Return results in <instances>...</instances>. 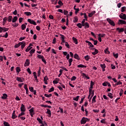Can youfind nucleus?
I'll return each mask as SVG.
<instances>
[{"instance_id": "1", "label": "nucleus", "mask_w": 126, "mask_h": 126, "mask_svg": "<svg viewBox=\"0 0 126 126\" xmlns=\"http://www.w3.org/2000/svg\"><path fill=\"white\" fill-rule=\"evenodd\" d=\"M90 121V119L85 118V117H83L81 120V125H85L86 124V122H89Z\"/></svg>"}, {"instance_id": "2", "label": "nucleus", "mask_w": 126, "mask_h": 126, "mask_svg": "<svg viewBox=\"0 0 126 126\" xmlns=\"http://www.w3.org/2000/svg\"><path fill=\"white\" fill-rule=\"evenodd\" d=\"M106 20L111 26H116V24H115V22H114V21L111 20L110 18L106 19Z\"/></svg>"}, {"instance_id": "3", "label": "nucleus", "mask_w": 126, "mask_h": 126, "mask_svg": "<svg viewBox=\"0 0 126 126\" xmlns=\"http://www.w3.org/2000/svg\"><path fill=\"white\" fill-rule=\"evenodd\" d=\"M29 111L30 112V116H31V117H33V116H34V115H35V112H34V108L32 107Z\"/></svg>"}, {"instance_id": "4", "label": "nucleus", "mask_w": 126, "mask_h": 126, "mask_svg": "<svg viewBox=\"0 0 126 126\" xmlns=\"http://www.w3.org/2000/svg\"><path fill=\"white\" fill-rule=\"evenodd\" d=\"M119 17L121 19H123V20H126V14H124L123 13H121V14L119 15Z\"/></svg>"}, {"instance_id": "5", "label": "nucleus", "mask_w": 126, "mask_h": 126, "mask_svg": "<svg viewBox=\"0 0 126 126\" xmlns=\"http://www.w3.org/2000/svg\"><path fill=\"white\" fill-rule=\"evenodd\" d=\"M30 64V60L29 59H26V62L24 64V66L26 67V66H29Z\"/></svg>"}, {"instance_id": "6", "label": "nucleus", "mask_w": 126, "mask_h": 126, "mask_svg": "<svg viewBox=\"0 0 126 126\" xmlns=\"http://www.w3.org/2000/svg\"><path fill=\"white\" fill-rule=\"evenodd\" d=\"M95 84L93 82V81H91V84H90V87L89 88V92H92V89H93V86Z\"/></svg>"}, {"instance_id": "7", "label": "nucleus", "mask_w": 126, "mask_h": 126, "mask_svg": "<svg viewBox=\"0 0 126 126\" xmlns=\"http://www.w3.org/2000/svg\"><path fill=\"white\" fill-rule=\"evenodd\" d=\"M28 22H29V23L32 24L33 25H37L36 22L34 21V20H32L31 19H28Z\"/></svg>"}, {"instance_id": "8", "label": "nucleus", "mask_w": 126, "mask_h": 126, "mask_svg": "<svg viewBox=\"0 0 126 126\" xmlns=\"http://www.w3.org/2000/svg\"><path fill=\"white\" fill-rule=\"evenodd\" d=\"M118 24L119 25H121V24L122 25H123V24H126V21L119 19V21H118Z\"/></svg>"}, {"instance_id": "9", "label": "nucleus", "mask_w": 126, "mask_h": 126, "mask_svg": "<svg viewBox=\"0 0 126 126\" xmlns=\"http://www.w3.org/2000/svg\"><path fill=\"white\" fill-rule=\"evenodd\" d=\"M21 112H25L26 111V108H25V105L23 104V103L21 104Z\"/></svg>"}, {"instance_id": "10", "label": "nucleus", "mask_w": 126, "mask_h": 126, "mask_svg": "<svg viewBox=\"0 0 126 126\" xmlns=\"http://www.w3.org/2000/svg\"><path fill=\"white\" fill-rule=\"evenodd\" d=\"M117 31H118L119 33H123L124 31H125V29L124 28H117L116 29Z\"/></svg>"}, {"instance_id": "11", "label": "nucleus", "mask_w": 126, "mask_h": 126, "mask_svg": "<svg viewBox=\"0 0 126 126\" xmlns=\"http://www.w3.org/2000/svg\"><path fill=\"white\" fill-rule=\"evenodd\" d=\"M93 50H94V52L92 53V55L94 56H96V55L99 53V51L97 49H95V48H93Z\"/></svg>"}, {"instance_id": "12", "label": "nucleus", "mask_w": 126, "mask_h": 126, "mask_svg": "<svg viewBox=\"0 0 126 126\" xmlns=\"http://www.w3.org/2000/svg\"><path fill=\"white\" fill-rule=\"evenodd\" d=\"M16 80L19 81V82H24V78L21 77H17Z\"/></svg>"}, {"instance_id": "13", "label": "nucleus", "mask_w": 126, "mask_h": 126, "mask_svg": "<svg viewBox=\"0 0 126 126\" xmlns=\"http://www.w3.org/2000/svg\"><path fill=\"white\" fill-rule=\"evenodd\" d=\"M20 43L21 45V49L22 50H23V49H24V48H25V46H26V43H25V41H22Z\"/></svg>"}, {"instance_id": "14", "label": "nucleus", "mask_w": 126, "mask_h": 126, "mask_svg": "<svg viewBox=\"0 0 126 126\" xmlns=\"http://www.w3.org/2000/svg\"><path fill=\"white\" fill-rule=\"evenodd\" d=\"M86 43H87V44H88V45L91 47V48H94V46L93 45V44H92V43H91L90 41H88V40H86L85 41Z\"/></svg>"}, {"instance_id": "15", "label": "nucleus", "mask_w": 126, "mask_h": 126, "mask_svg": "<svg viewBox=\"0 0 126 126\" xmlns=\"http://www.w3.org/2000/svg\"><path fill=\"white\" fill-rule=\"evenodd\" d=\"M16 118H17V116H16V114H15V111H13L12 114V119H13V120H15Z\"/></svg>"}, {"instance_id": "16", "label": "nucleus", "mask_w": 126, "mask_h": 126, "mask_svg": "<svg viewBox=\"0 0 126 126\" xmlns=\"http://www.w3.org/2000/svg\"><path fill=\"white\" fill-rule=\"evenodd\" d=\"M96 13V11H93L92 12L89 13V17H92L94 14Z\"/></svg>"}, {"instance_id": "17", "label": "nucleus", "mask_w": 126, "mask_h": 126, "mask_svg": "<svg viewBox=\"0 0 126 126\" xmlns=\"http://www.w3.org/2000/svg\"><path fill=\"white\" fill-rule=\"evenodd\" d=\"M100 67L102 69V71H105V70H106V69H105V68H106V64L105 63L101 64Z\"/></svg>"}, {"instance_id": "18", "label": "nucleus", "mask_w": 126, "mask_h": 126, "mask_svg": "<svg viewBox=\"0 0 126 126\" xmlns=\"http://www.w3.org/2000/svg\"><path fill=\"white\" fill-rule=\"evenodd\" d=\"M72 40L74 42V43L75 44V45H77L78 44V41L77 40V39L74 37H72Z\"/></svg>"}, {"instance_id": "19", "label": "nucleus", "mask_w": 126, "mask_h": 126, "mask_svg": "<svg viewBox=\"0 0 126 126\" xmlns=\"http://www.w3.org/2000/svg\"><path fill=\"white\" fill-rule=\"evenodd\" d=\"M47 112H46V114H48L49 115L48 117L49 118H51V116H52V113H51V110L49 109H47Z\"/></svg>"}, {"instance_id": "20", "label": "nucleus", "mask_w": 126, "mask_h": 126, "mask_svg": "<svg viewBox=\"0 0 126 126\" xmlns=\"http://www.w3.org/2000/svg\"><path fill=\"white\" fill-rule=\"evenodd\" d=\"M33 76L34 77L36 82H39V80H38V78H37V75H36V72H33Z\"/></svg>"}, {"instance_id": "21", "label": "nucleus", "mask_w": 126, "mask_h": 126, "mask_svg": "<svg viewBox=\"0 0 126 126\" xmlns=\"http://www.w3.org/2000/svg\"><path fill=\"white\" fill-rule=\"evenodd\" d=\"M82 75L83 77H85V78H87V79H90V77L88 76V75H87L86 74L84 73H83Z\"/></svg>"}, {"instance_id": "22", "label": "nucleus", "mask_w": 126, "mask_h": 126, "mask_svg": "<svg viewBox=\"0 0 126 126\" xmlns=\"http://www.w3.org/2000/svg\"><path fill=\"white\" fill-rule=\"evenodd\" d=\"M7 98V94H3L2 96H1V99L3 100H5Z\"/></svg>"}, {"instance_id": "23", "label": "nucleus", "mask_w": 126, "mask_h": 126, "mask_svg": "<svg viewBox=\"0 0 126 126\" xmlns=\"http://www.w3.org/2000/svg\"><path fill=\"white\" fill-rule=\"evenodd\" d=\"M59 81H60V79L56 78L55 80L53 81V83L54 84H58V83H59Z\"/></svg>"}, {"instance_id": "24", "label": "nucleus", "mask_w": 126, "mask_h": 126, "mask_svg": "<svg viewBox=\"0 0 126 126\" xmlns=\"http://www.w3.org/2000/svg\"><path fill=\"white\" fill-rule=\"evenodd\" d=\"M74 59H75L76 60H78V61H79V60H80V58H79V56H78L77 55V54H74Z\"/></svg>"}, {"instance_id": "25", "label": "nucleus", "mask_w": 126, "mask_h": 126, "mask_svg": "<svg viewBox=\"0 0 126 126\" xmlns=\"http://www.w3.org/2000/svg\"><path fill=\"white\" fill-rule=\"evenodd\" d=\"M18 19V18H17V16H15L14 18L12 19V20L13 23H15V22H16Z\"/></svg>"}, {"instance_id": "26", "label": "nucleus", "mask_w": 126, "mask_h": 126, "mask_svg": "<svg viewBox=\"0 0 126 126\" xmlns=\"http://www.w3.org/2000/svg\"><path fill=\"white\" fill-rule=\"evenodd\" d=\"M74 20L73 21L74 23H76L78 21V17L77 16H75L74 17Z\"/></svg>"}, {"instance_id": "27", "label": "nucleus", "mask_w": 126, "mask_h": 126, "mask_svg": "<svg viewBox=\"0 0 126 126\" xmlns=\"http://www.w3.org/2000/svg\"><path fill=\"white\" fill-rule=\"evenodd\" d=\"M89 27H90L89 23H88V22L85 23V29L89 28Z\"/></svg>"}, {"instance_id": "28", "label": "nucleus", "mask_w": 126, "mask_h": 126, "mask_svg": "<svg viewBox=\"0 0 126 126\" xmlns=\"http://www.w3.org/2000/svg\"><path fill=\"white\" fill-rule=\"evenodd\" d=\"M24 115H25L24 111H21V113L19 114L18 118H20V117H22V116H24Z\"/></svg>"}, {"instance_id": "29", "label": "nucleus", "mask_w": 126, "mask_h": 126, "mask_svg": "<svg viewBox=\"0 0 126 126\" xmlns=\"http://www.w3.org/2000/svg\"><path fill=\"white\" fill-rule=\"evenodd\" d=\"M24 14L27 15V16H30V15H32V13L30 12H24Z\"/></svg>"}, {"instance_id": "30", "label": "nucleus", "mask_w": 126, "mask_h": 126, "mask_svg": "<svg viewBox=\"0 0 126 126\" xmlns=\"http://www.w3.org/2000/svg\"><path fill=\"white\" fill-rule=\"evenodd\" d=\"M107 96H108L110 99H113V98H114V96H113V94L111 93H108Z\"/></svg>"}, {"instance_id": "31", "label": "nucleus", "mask_w": 126, "mask_h": 126, "mask_svg": "<svg viewBox=\"0 0 126 126\" xmlns=\"http://www.w3.org/2000/svg\"><path fill=\"white\" fill-rule=\"evenodd\" d=\"M84 59L86 61H89L90 60V56L89 55H86L84 57Z\"/></svg>"}, {"instance_id": "32", "label": "nucleus", "mask_w": 126, "mask_h": 126, "mask_svg": "<svg viewBox=\"0 0 126 126\" xmlns=\"http://www.w3.org/2000/svg\"><path fill=\"white\" fill-rule=\"evenodd\" d=\"M16 70L18 73H19L20 71H21V69H20V67H16Z\"/></svg>"}, {"instance_id": "33", "label": "nucleus", "mask_w": 126, "mask_h": 126, "mask_svg": "<svg viewBox=\"0 0 126 126\" xmlns=\"http://www.w3.org/2000/svg\"><path fill=\"white\" fill-rule=\"evenodd\" d=\"M96 95H94L92 99V103H96Z\"/></svg>"}, {"instance_id": "34", "label": "nucleus", "mask_w": 126, "mask_h": 126, "mask_svg": "<svg viewBox=\"0 0 126 126\" xmlns=\"http://www.w3.org/2000/svg\"><path fill=\"white\" fill-rule=\"evenodd\" d=\"M21 45V43L19 42L18 44H16L14 46V48H19V47H20Z\"/></svg>"}, {"instance_id": "35", "label": "nucleus", "mask_w": 126, "mask_h": 126, "mask_svg": "<svg viewBox=\"0 0 126 126\" xmlns=\"http://www.w3.org/2000/svg\"><path fill=\"white\" fill-rule=\"evenodd\" d=\"M12 20V16H9L8 17V22H11Z\"/></svg>"}, {"instance_id": "36", "label": "nucleus", "mask_w": 126, "mask_h": 126, "mask_svg": "<svg viewBox=\"0 0 126 126\" xmlns=\"http://www.w3.org/2000/svg\"><path fill=\"white\" fill-rule=\"evenodd\" d=\"M41 61L42 62H43V63H44L45 64H47V61H46V60H45V57H43L42 59H41Z\"/></svg>"}, {"instance_id": "37", "label": "nucleus", "mask_w": 126, "mask_h": 126, "mask_svg": "<svg viewBox=\"0 0 126 126\" xmlns=\"http://www.w3.org/2000/svg\"><path fill=\"white\" fill-rule=\"evenodd\" d=\"M113 56L114 57V58H115V59H118L119 58V54L116 53L115 54V53H113Z\"/></svg>"}, {"instance_id": "38", "label": "nucleus", "mask_w": 126, "mask_h": 126, "mask_svg": "<svg viewBox=\"0 0 126 126\" xmlns=\"http://www.w3.org/2000/svg\"><path fill=\"white\" fill-rule=\"evenodd\" d=\"M77 67H85V68H86L87 66L84 65H83L82 64H80L78 65Z\"/></svg>"}, {"instance_id": "39", "label": "nucleus", "mask_w": 126, "mask_h": 126, "mask_svg": "<svg viewBox=\"0 0 126 126\" xmlns=\"http://www.w3.org/2000/svg\"><path fill=\"white\" fill-rule=\"evenodd\" d=\"M78 99H79V95H77L76 97H73V100L77 102L78 101Z\"/></svg>"}, {"instance_id": "40", "label": "nucleus", "mask_w": 126, "mask_h": 126, "mask_svg": "<svg viewBox=\"0 0 126 126\" xmlns=\"http://www.w3.org/2000/svg\"><path fill=\"white\" fill-rule=\"evenodd\" d=\"M65 45L68 49H70V46H69V44H68V42H65Z\"/></svg>"}, {"instance_id": "41", "label": "nucleus", "mask_w": 126, "mask_h": 126, "mask_svg": "<svg viewBox=\"0 0 126 126\" xmlns=\"http://www.w3.org/2000/svg\"><path fill=\"white\" fill-rule=\"evenodd\" d=\"M77 27H78V28H80V29L82 28V24L80 23H78L77 24Z\"/></svg>"}, {"instance_id": "42", "label": "nucleus", "mask_w": 126, "mask_h": 126, "mask_svg": "<svg viewBox=\"0 0 126 126\" xmlns=\"http://www.w3.org/2000/svg\"><path fill=\"white\" fill-rule=\"evenodd\" d=\"M21 27L22 30H25L26 28V25H25V24H23L22 25Z\"/></svg>"}, {"instance_id": "43", "label": "nucleus", "mask_w": 126, "mask_h": 126, "mask_svg": "<svg viewBox=\"0 0 126 126\" xmlns=\"http://www.w3.org/2000/svg\"><path fill=\"white\" fill-rule=\"evenodd\" d=\"M3 125L4 126H10V125H9L8 123L5 121L3 122Z\"/></svg>"}, {"instance_id": "44", "label": "nucleus", "mask_w": 126, "mask_h": 126, "mask_svg": "<svg viewBox=\"0 0 126 126\" xmlns=\"http://www.w3.org/2000/svg\"><path fill=\"white\" fill-rule=\"evenodd\" d=\"M126 7L124 6L121 8V12H125L126 11Z\"/></svg>"}, {"instance_id": "45", "label": "nucleus", "mask_w": 126, "mask_h": 126, "mask_svg": "<svg viewBox=\"0 0 126 126\" xmlns=\"http://www.w3.org/2000/svg\"><path fill=\"white\" fill-rule=\"evenodd\" d=\"M54 90H55V89L54 88V87H52V88H50V89L48 91V92H49V93H51V92H54Z\"/></svg>"}, {"instance_id": "46", "label": "nucleus", "mask_w": 126, "mask_h": 126, "mask_svg": "<svg viewBox=\"0 0 126 126\" xmlns=\"http://www.w3.org/2000/svg\"><path fill=\"white\" fill-rule=\"evenodd\" d=\"M98 40L100 42H102V38H101V33L98 34Z\"/></svg>"}, {"instance_id": "47", "label": "nucleus", "mask_w": 126, "mask_h": 126, "mask_svg": "<svg viewBox=\"0 0 126 126\" xmlns=\"http://www.w3.org/2000/svg\"><path fill=\"white\" fill-rule=\"evenodd\" d=\"M31 49H32V47H31L30 46H28L27 49H26V52H29V51H30V50H31Z\"/></svg>"}, {"instance_id": "48", "label": "nucleus", "mask_w": 126, "mask_h": 126, "mask_svg": "<svg viewBox=\"0 0 126 126\" xmlns=\"http://www.w3.org/2000/svg\"><path fill=\"white\" fill-rule=\"evenodd\" d=\"M37 121H38V123H39L40 124H42L43 123L42 120H41V119H40V118L39 117L37 118Z\"/></svg>"}, {"instance_id": "49", "label": "nucleus", "mask_w": 126, "mask_h": 126, "mask_svg": "<svg viewBox=\"0 0 126 126\" xmlns=\"http://www.w3.org/2000/svg\"><path fill=\"white\" fill-rule=\"evenodd\" d=\"M3 25H4V24H5V23L6 22V20H7V18L5 17L3 19Z\"/></svg>"}, {"instance_id": "50", "label": "nucleus", "mask_w": 126, "mask_h": 126, "mask_svg": "<svg viewBox=\"0 0 126 126\" xmlns=\"http://www.w3.org/2000/svg\"><path fill=\"white\" fill-rule=\"evenodd\" d=\"M58 4L61 6H63V2L62 1V0H60L59 1H58Z\"/></svg>"}, {"instance_id": "51", "label": "nucleus", "mask_w": 126, "mask_h": 126, "mask_svg": "<svg viewBox=\"0 0 126 126\" xmlns=\"http://www.w3.org/2000/svg\"><path fill=\"white\" fill-rule=\"evenodd\" d=\"M60 36H61V40L63 41V40H64L65 39V36L63 34H60Z\"/></svg>"}, {"instance_id": "52", "label": "nucleus", "mask_w": 126, "mask_h": 126, "mask_svg": "<svg viewBox=\"0 0 126 126\" xmlns=\"http://www.w3.org/2000/svg\"><path fill=\"white\" fill-rule=\"evenodd\" d=\"M63 13L64 15H67V14L68 13V11H67L66 10H63Z\"/></svg>"}, {"instance_id": "53", "label": "nucleus", "mask_w": 126, "mask_h": 126, "mask_svg": "<svg viewBox=\"0 0 126 126\" xmlns=\"http://www.w3.org/2000/svg\"><path fill=\"white\" fill-rule=\"evenodd\" d=\"M34 53H35V49H32V50L30 51V54H34Z\"/></svg>"}, {"instance_id": "54", "label": "nucleus", "mask_w": 126, "mask_h": 126, "mask_svg": "<svg viewBox=\"0 0 126 126\" xmlns=\"http://www.w3.org/2000/svg\"><path fill=\"white\" fill-rule=\"evenodd\" d=\"M56 43H57V38L56 37H54L52 43L53 44H56Z\"/></svg>"}, {"instance_id": "55", "label": "nucleus", "mask_w": 126, "mask_h": 126, "mask_svg": "<svg viewBox=\"0 0 126 126\" xmlns=\"http://www.w3.org/2000/svg\"><path fill=\"white\" fill-rule=\"evenodd\" d=\"M43 57H44V56H43V55H39V54L37 55V58L38 59H42Z\"/></svg>"}, {"instance_id": "56", "label": "nucleus", "mask_w": 126, "mask_h": 126, "mask_svg": "<svg viewBox=\"0 0 126 126\" xmlns=\"http://www.w3.org/2000/svg\"><path fill=\"white\" fill-rule=\"evenodd\" d=\"M8 28H3V32H6L7 31H8Z\"/></svg>"}, {"instance_id": "57", "label": "nucleus", "mask_w": 126, "mask_h": 126, "mask_svg": "<svg viewBox=\"0 0 126 126\" xmlns=\"http://www.w3.org/2000/svg\"><path fill=\"white\" fill-rule=\"evenodd\" d=\"M76 79V77L75 76H73L71 78V81H73Z\"/></svg>"}, {"instance_id": "58", "label": "nucleus", "mask_w": 126, "mask_h": 126, "mask_svg": "<svg viewBox=\"0 0 126 126\" xmlns=\"http://www.w3.org/2000/svg\"><path fill=\"white\" fill-rule=\"evenodd\" d=\"M85 99V96H84L83 98H82L81 99V101H80V104H82V103H83V101Z\"/></svg>"}, {"instance_id": "59", "label": "nucleus", "mask_w": 126, "mask_h": 126, "mask_svg": "<svg viewBox=\"0 0 126 126\" xmlns=\"http://www.w3.org/2000/svg\"><path fill=\"white\" fill-rule=\"evenodd\" d=\"M75 14H77L78 13V12L79 11V8L75 9Z\"/></svg>"}, {"instance_id": "60", "label": "nucleus", "mask_w": 126, "mask_h": 126, "mask_svg": "<svg viewBox=\"0 0 126 126\" xmlns=\"http://www.w3.org/2000/svg\"><path fill=\"white\" fill-rule=\"evenodd\" d=\"M7 37H8V33L7 32H5V34L3 35V37L7 38Z\"/></svg>"}, {"instance_id": "61", "label": "nucleus", "mask_w": 126, "mask_h": 126, "mask_svg": "<svg viewBox=\"0 0 126 126\" xmlns=\"http://www.w3.org/2000/svg\"><path fill=\"white\" fill-rule=\"evenodd\" d=\"M48 79H49V78H48V77L47 76H46L44 77L43 80H44V81L46 82V81H47Z\"/></svg>"}, {"instance_id": "62", "label": "nucleus", "mask_w": 126, "mask_h": 126, "mask_svg": "<svg viewBox=\"0 0 126 126\" xmlns=\"http://www.w3.org/2000/svg\"><path fill=\"white\" fill-rule=\"evenodd\" d=\"M29 90L31 91V92H33L34 91V88H33L32 87H30Z\"/></svg>"}, {"instance_id": "63", "label": "nucleus", "mask_w": 126, "mask_h": 126, "mask_svg": "<svg viewBox=\"0 0 126 126\" xmlns=\"http://www.w3.org/2000/svg\"><path fill=\"white\" fill-rule=\"evenodd\" d=\"M27 71L28 73H29V74H31L32 72H31V70H30V68H27Z\"/></svg>"}, {"instance_id": "64", "label": "nucleus", "mask_w": 126, "mask_h": 126, "mask_svg": "<svg viewBox=\"0 0 126 126\" xmlns=\"http://www.w3.org/2000/svg\"><path fill=\"white\" fill-rule=\"evenodd\" d=\"M94 90L92 91V92H91V97H92V98L93 97V96H94Z\"/></svg>"}]
</instances>
